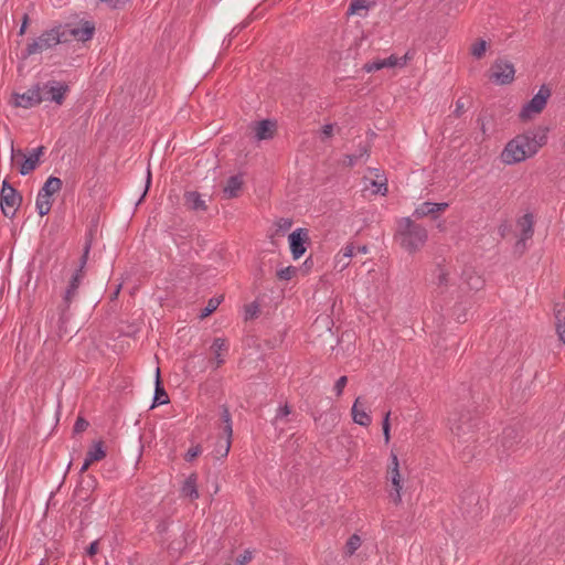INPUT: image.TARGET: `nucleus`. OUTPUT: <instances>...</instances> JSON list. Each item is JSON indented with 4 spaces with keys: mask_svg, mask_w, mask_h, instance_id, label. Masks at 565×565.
Returning a JSON list of instances; mask_svg holds the SVG:
<instances>
[{
    "mask_svg": "<svg viewBox=\"0 0 565 565\" xmlns=\"http://www.w3.org/2000/svg\"><path fill=\"white\" fill-rule=\"evenodd\" d=\"M370 156V147L365 143L359 147V150L356 153L353 154H347L343 160V164L347 167H353L355 166L360 160L364 159L366 160Z\"/></svg>",
    "mask_w": 565,
    "mask_h": 565,
    "instance_id": "b1692460",
    "label": "nucleus"
},
{
    "mask_svg": "<svg viewBox=\"0 0 565 565\" xmlns=\"http://www.w3.org/2000/svg\"><path fill=\"white\" fill-rule=\"evenodd\" d=\"M361 537L356 534H353L349 537L347 544H345V548H347V554L348 555H353L355 553V551L361 546Z\"/></svg>",
    "mask_w": 565,
    "mask_h": 565,
    "instance_id": "473e14b6",
    "label": "nucleus"
},
{
    "mask_svg": "<svg viewBox=\"0 0 565 565\" xmlns=\"http://www.w3.org/2000/svg\"><path fill=\"white\" fill-rule=\"evenodd\" d=\"M243 179L241 175H232L223 189L226 199L236 198L242 189Z\"/></svg>",
    "mask_w": 565,
    "mask_h": 565,
    "instance_id": "5701e85b",
    "label": "nucleus"
},
{
    "mask_svg": "<svg viewBox=\"0 0 565 565\" xmlns=\"http://www.w3.org/2000/svg\"><path fill=\"white\" fill-rule=\"evenodd\" d=\"M211 350L214 354V361H215L214 369H217L225 361L223 354L228 351V344L225 339L216 338V339H214V341L211 345Z\"/></svg>",
    "mask_w": 565,
    "mask_h": 565,
    "instance_id": "4be33fe9",
    "label": "nucleus"
},
{
    "mask_svg": "<svg viewBox=\"0 0 565 565\" xmlns=\"http://www.w3.org/2000/svg\"><path fill=\"white\" fill-rule=\"evenodd\" d=\"M308 238V231L306 228H297L289 235L290 250L295 259L300 258L305 254V243Z\"/></svg>",
    "mask_w": 565,
    "mask_h": 565,
    "instance_id": "f8f14e48",
    "label": "nucleus"
},
{
    "mask_svg": "<svg viewBox=\"0 0 565 565\" xmlns=\"http://www.w3.org/2000/svg\"><path fill=\"white\" fill-rule=\"evenodd\" d=\"M468 285L470 286L471 289H480L483 285V280L481 279L480 276H471L468 280Z\"/></svg>",
    "mask_w": 565,
    "mask_h": 565,
    "instance_id": "a18cd8bd",
    "label": "nucleus"
},
{
    "mask_svg": "<svg viewBox=\"0 0 565 565\" xmlns=\"http://www.w3.org/2000/svg\"><path fill=\"white\" fill-rule=\"evenodd\" d=\"M15 106L22 108H32L41 104V96L39 93V84L32 86L22 94H15Z\"/></svg>",
    "mask_w": 565,
    "mask_h": 565,
    "instance_id": "ddd939ff",
    "label": "nucleus"
},
{
    "mask_svg": "<svg viewBox=\"0 0 565 565\" xmlns=\"http://www.w3.org/2000/svg\"><path fill=\"white\" fill-rule=\"evenodd\" d=\"M70 86L65 82L51 79L44 84H39V93L42 102L54 103L56 106L63 105Z\"/></svg>",
    "mask_w": 565,
    "mask_h": 565,
    "instance_id": "39448f33",
    "label": "nucleus"
},
{
    "mask_svg": "<svg viewBox=\"0 0 565 565\" xmlns=\"http://www.w3.org/2000/svg\"><path fill=\"white\" fill-rule=\"evenodd\" d=\"M88 422L83 418V417H77L75 424H74V427H73V431L74 434H79V433H83L84 430L87 429L88 427Z\"/></svg>",
    "mask_w": 565,
    "mask_h": 565,
    "instance_id": "79ce46f5",
    "label": "nucleus"
},
{
    "mask_svg": "<svg viewBox=\"0 0 565 565\" xmlns=\"http://www.w3.org/2000/svg\"><path fill=\"white\" fill-rule=\"evenodd\" d=\"M477 122H478V125L480 127V130H481L482 135L484 137H487V126H486V122L483 121V119L482 118H478Z\"/></svg>",
    "mask_w": 565,
    "mask_h": 565,
    "instance_id": "6e6d98bb",
    "label": "nucleus"
},
{
    "mask_svg": "<svg viewBox=\"0 0 565 565\" xmlns=\"http://www.w3.org/2000/svg\"><path fill=\"white\" fill-rule=\"evenodd\" d=\"M555 329L558 339L565 344V303H557L554 307Z\"/></svg>",
    "mask_w": 565,
    "mask_h": 565,
    "instance_id": "412c9836",
    "label": "nucleus"
},
{
    "mask_svg": "<svg viewBox=\"0 0 565 565\" xmlns=\"http://www.w3.org/2000/svg\"><path fill=\"white\" fill-rule=\"evenodd\" d=\"M350 259L349 257H343L339 252L335 256V268L340 271L344 270L350 265Z\"/></svg>",
    "mask_w": 565,
    "mask_h": 565,
    "instance_id": "ea45409f",
    "label": "nucleus"
},
{
    "mask_svg": "<svg viewBox=\"0 0 565 565\" xmlns=\"http://www.w3.org/2000/svg\"><path fill=\"white\" fill-rule=\"evenodd\" d=\"M276 124L271 120L265 119L256 122L254 127L255 137L257 140H269L274 137Z\"/></svg>",
    "mask_w": 565,
    "mask_h": 565,
    "instance_id": "6ab92c4d",
    "label": "nucleus"
},
{
    "mask_svg": "<svg viewBox=\"0 0 565 565\" xmlns=\"http://www.w3.org/2000/svg\"><path fill=\"white\" fill-rule=\"evenodd\" d=\"M351 413L353 422L360 426L366 427L372 422L371 416L366 413L364 408V404L362 403L361 397L355 398Z\"/></svg>",
    "mask_w": 565,
    "mask_h": 565,
    "instance_id": "f3484780",
    "label": "nucleus"
},
{
    "mask_svg": "<svg viewBox=\"0 0 565 565\" xmlns=\"http://www.w3.org/2000/svg\"><path fill=\"white\" fill-rule=\"evenodd\" d=\"M354 250L355 247L353 244H347L344 247L340 249V253L342 254L343 257L352 258V256L354 255Z\"/></svg>",
    "mask_w": 565,
    "mask_h": 565,
    "instance_id": "de8ad7c7",
    "label": "nucleus"
},
{
    "mask_svg": "<svg viewBox=\"0 0 565 565\" xmlns=\"http://www.w3.org/2000/svg\"><path fill=\"white\" fill-rule=\"evenodd\" d=\"M405 57L397 58L395 55H391L386 58L376 60L364 64L363 70L367 73L375 72L382 68L395 67L397 65L404 66L406 64Z\"/></svg>",
    "mask_w": 565,
    "mask_h": 565,
    "instance_id": "dca6fc26",
    "label": "nucleus"
},
{
    "mask_svg": "<svg viewBox=\"0 0 565 565\" xmlns=\"http://www.w3.org/2000/svg\"><path fill=\"white\" fill-rule=\"evenodd\" d=\"M297 273V268L294 266H288L286 268H281L277 271V276L279 279L282 280H289L291 279Z\"/></svg>",
    "mask_w": 565,
    "mask_h": 565,
    "instance_id": "f704fd0d",
    "label": "nucleus"
},
{
    "mask_svg": "<svg viewBox=\"0 0 565 565\" xmlns=\"http://www.w3.org/2000/svg\"><path fill=\"white\" fill-rule=\"evenodd\" d=\"M120 286L115 290L114 295L117 296L119 292Z\"/></svg>",
    "mask_w": 565,
    "mask_h": 565,
    "instance_id": "e2e57ef3",
    "label": "nucleus"
},
{
    "mask_svg": "<svg viewBox=\"0 0 565 565\" xmlns=\"http://www.w3.org/2000/svg\"><path fill=\"white\" fill-rule=\"evenodd\" d=\"M333 134V125L327 124L322 127V136L323 138H330Z\"/></svg>",
    "mask_w": 565,
    "mask_h": 565,
    "instance_id": "603ef678",
    "label": "nucleus"
},
{
    "mask_svg": "<svg viewBox=\"0 0 565 565\" xmlns=\"http://www.w3.org/2000/svg\"><path fill=\"white\" fill-rule=\"evenodd\" d=\"M21 202L22 196L7 180H4L0 192V207L3 215L9 218L14 217Z\"/></svg>",
    "mask_w": 565,
    "mask_h": 565,
    "instance_id": "423d86ee",
    "label": "nucleus"
},
{
    "mask_svg": "<svg viewBox=\"0 0 565 565\" xmlns=\"http://www.w3.org/2000/svg\"><path fill=\"white\" fill-rule=\"evenodd\" d=\"M374 3L370 0H351L350 6L348 8V14H358L360 17H365L369 9Z\"/></svg>",
    "mask_w": 565,
    "mask_h": 565,
    "instance_id": "a878e982",
    "label": "nucleus"
},
{
    "mask_svg": "<svg viewBox=\"0 0 565 565\" xmlns=\"http://www.w3.org/2000/svg\"><path fill=\"white\" fill-rule=\"evenodd\" d=\"M547 132V127L540 126L515 136L502 150V162L511 166L533 157L546 143Z\"/></svg>",
    "mask_w": 565,
    "mask_h": 565,
    "instance_id": "f257e3e1",
    "label": "nucleus"
},
{
    "mask_svg": "<svg viewBox=\"0 0 565 565\" xmlns=\"http://www.w3.org/2000/svg\"><path fill=\"white\" fill-rule=\"evenodd\" d=\"M516 435L518 434H516V431L513 428H505L503 430V435H502V445H503V447L510 448L512 446V441H510L508 439L515 438Z\"/></svg>",
    "mask_w": 565,
    "mask_h": 565,
    "instance_id": "e433bc0d",
    "label": "nucleus"
},
{
    "mask_svg": "<svg viewBox=\"0 0 565 565\" xmlns=\"http://www.w3.org/2000/svg\"><path fill=\"white\" fill-rule=\"evenodd\" d=\"M62 29L63 36H65V42H68L71 39L86 42L90 40L95 33V25L89 21H81L78 24L67 23L62 25Z\"/></svg>",
    "mask_w": 565,
    "mask_h": 565,
    "instance_id": "1a4fd4ad",
    "label": "nucleus"
},
{
    "mask_svg": "<svg viewBox=\"0 0 565 565\" xmlns=\"http://www.w3.org/2000/svg\"><path fill=\"white\" fill-rule=\"evenodd\" d=\"M358 252L361 253V254H366L369 252V248L365 245L359 246L358 247Z\"/></svg>",
    "mask_w": 565,
    "mask_h": 565,
    "instance_id": "680f3d73",
    "label": "nucleus"
},
{
    "mask_svg": "<svg viewBox=\"0 0 565 565\" xmlns=\"http://www.w3.org/2000/svg\"><path fill=\"white\" fill-rule=\"evenodd\" d=\"M28 23H29V17H28V14H24L23 15V20H22V24H21L20 30H19V34L20 35L25 33Z\"/></svg>",
    "mask_w": 565,
    "mask_h": 565,
    "instance_id": "5fc2aeb1",
    "label": "nucleus"
},
{
    "mask_svg": "<svg viewBox=\"0 0 565 565\" xmlns=\"http://www.w3.org/2000/svg\"><path fill=\"white\" fill-rule=\"evenodd\" d=\"M347 383H348V377H347L345 375L340 376V377L337 380V382H335V384H334V392H335V395H337V396H341V395H342L343 390H344V387H345Z\"/></svg>",
    "mask_w": 565,
    "mask_h": 565,
    "instance_id": "37998d69",
    "label": "nucleus"
},
{
    "mask_svg": "<svg viewBox=\"0 0 565 565\" xmlns=\"http://www.w3.org/2000/svg\"><path fill=\"white\" fill-rule=\"evenodd\" d=\"M253 558V554L250 551L246 550L242 555H239L236 559L237 565H246Z\"/></svg>",
    "mask_w": 565,
    "mask_h": 565,
    "instance_id": "49530a36",
    "label": "nucleus"
},
{
    "mask_svg": "<svg viewBox=\"0 0 565 565\" xmlns=\"http://www.w3.org/2000/svg\"><path fill=\"white\" fill-rule=\"evenodd\" d=\"M106 457V450L104 448V443L98 440L93 444L92 448L87 451L86 458L93 463L95 461H99Z\"/></svg>",
    "mask_w": 565,
    "mask_h": 565,
    "instance_id": "c85d7f7f",
    "label": "nucleus"
},
{
    "mask_svg": "<svg viewBox=\"0 0 565 565\" xmlns=\"http://www.w3.org/2000/svg\"><path fill=\"white\" fill-rule=\"evenodd\" d=\"M92 233L86 236L83 255L79 259V266L72 275L68 286L63 296L62 303L58 306L60 318H58V335L67 333L65 324L70 320V306L77 296L78 287L85 276V266L87 264L88 255L92 248Z\"/></svg>",
    "mask_w": 565,
    "mask_h": 565,
    "instance_id": "f03ea898",
    "label": "nucleus"
},
{
    "mask_svg": "<svg viewBox=\"0 0 565 565\" xmlns=\"http://www.w3.org/2000/svg\"><path fill=\"white\" fill-rule=\"evenodd\" d=\"M486 49H487V42L484 40H480L472 45L471 54L475 57L480 58L484 54Z\"/></svg>",
    "mask_w": 565,
    "mask_h": 565,
    "instance_id": "72a5a7b5",
    "label": "nucleus"
},
{
    "mask_svg": "<svg viewBox=\"0 0 565 565\" xmlns=\"http://www.w3.org/2000/svg\"><path fill=\"white\" fill-rule=\"evenodd\" d=\"M394 238L404 250L415 254L427 243L428 231L412 217H401L396 223Z\"/></svg>",
    "mask_w": 565,
    "mask_h": 565,
    "instance_id": "7ed1b4c3",
    "label": "nucleus"
},
{
    "mask_svg": "<svg viewBox=\"0 0 565 565\" xmlns=\"http://www.w3.org/2000/svg\"><path fill=\"white\" fill-rule=\"evenodd\" d=\"M102 2L107 3L111 8H119L125 6L130 0H100Z\"/></svg>",
    "mask_w": 565,
    "mask_h": 565,
    "instance_id": "09e8293b",
    "label": "nucleus"
},
{
    "mask_svg": "<svg viewBox=\"0 0 565 565\" xmlns=\"http://www.w3.org/2000/svg\"><path fill=\"white\" fill-rule=\"evenodd\" d=\"M291 226V221L289 218H281L279 223V227L282 230L289 228Z\"/></svg>",
    "mask_w": 565,
    "mask_h": 565,
    "instance_id": "4d7b16f0",
    "label": "nucleus"
},
{
    "mask_svg": "<svg viewBox=\"0 0 565 565\" xmlns=\"http://www.w3.org/2000/svg\"><path fill=\"white\" fill-rule=\"evenodd\" d=\"M36 211L41 216H44L50 213L52 207V201L50 196L43 195L42 193H38L36 202H35Z\"/></svg>",
    "mask_w": 565,
    "mask_h": 565,
    "instance_id": "c756f323",
    "label": "nucleus"
},
{
    "mask_svg": "<svg viewBox=\"0 0 565 565\" xmlns=\"http://www.w3.org/2000/svg\"><path fill=\"white\" fill-rule=\"evenodd\" d=\"M196 475L192 473L190 475L182 488H181V492L184 497H189L191 500H196L199 498V491H198V487H196Z\"/></svg>",
    "mask_w": 565,
    "mask_h": 565,
    "instance_id": "393cba45",
    "label": "nucleus"
},
{
    "mask_svg": "<svg viewBox=\"0 0 565 565\" xmlns=\"http://www.w3.org/2000/svg\"><path fill=\"white\" fill-rule=\"evenodd\" d=\"M169 403V397L164 388L161 386L160 383V370L157 369V380H156V392L153 397V404L152 407L156 405H163Z\"/></svg>",
    "mask_w": 565,
    "mask_h": 565,
    "instance_id": "cd10ccee",
    "label": "nucleus"
},
{
    "mask_svg": "<svg viewBox=\"0 0 565 565\" xmlns=\"http://www.w3.org/2000/svg\"><path fill=\"white\" fill-rule=\"evenodd\" d=\"M65 42L63 36L62 25L54 26L50 30H45L38 38L33 39L25 47L23 56L29 57L31 55L43 53L50 49L55 47L60 43Z\"/></svg>",
    "mask_w": 565,
    "mask_h": 565,
    "instance_id": "20e7f679",
    "label": "nucleus"
},
{
    "mask_svg": "<svg viewBox=\"0 0 565 565\" xmlns=\"http://www.w3.org/2000/svg\"><path fill=\"white\" fill-rule=\"evenodd\" d=\"M551 96V89L546 85H542L539 92L533 96V98L524 104L520 111V118L522 120H529L533 116L542 113V110L546 106V102Z\"/></svg>",
    "mask_w": 565,
    "mask_h": 565,
    "instance_id": "0eeeda50",
    "label": "nucleus"
},
{
    "mask_svg": "<svg viewBox=\"0 0 565 565\" xmlns=\"http://www.w3.org/2000/svg\"><path fill=\"white\" fill-rule=\"evenodd\" d=\"M62 189V180L57 177H49L42 189L39 191L43 195L52 196Z\"/></svg>",
    "mask_w": 565,
    "mask_h": 565,
    "instance_id": "bb28decb",
    "label": "nucleus"
},
{
    "mask_svg": "<svg viewBox=\"0 0 565 565\" xmlns=\"http://www.w3.org/2000/svg\"><path fill=\"white\" fill-rule=\"evenodd\" d=\"M221 417L224 425H232L231 414L227 407H223Z\"/></svg>",
    "mask_w": 565,
    "mask_h": 565,
    "instance_id": "3c124183",
    "label": "nucleus"
},
{
    "mask_svg": "<svg viewBox=\"0 0 565 565\" xmlns=\"http://www.w3.org/2000/svg\"><path fill=\"white\" fill-rule=\"evenodd\" d=\"M184 204L189 210L204 212L207 210L205 201L202 195L196 191H189L184 194Z\"/></svg>",
    "mask_w": 565,
    "mask_h": 565,
    "instance_id": "aec40b11",
    "label": "nucleus"
},
{
    "mask_svg": "<svg viewBox=\"0 0 565 565\" xmlns=\"http://www.w3.org/2000/svg\"><path fill=\"white\" fill-rule=\"evenodd\" d=\"M90 465H92V462L87 458H85V460L79 469V472L81 473L85 472L89 468Z\"/></svg>",
    "mask_w": 565,
    "mask_h": 565,
    "instance_id": "bf43d9fd",
    "label": "nucleus"
},
{
    "mask_svg": "<svg viewBox=\"0 0 565 565\" xmlns=\"http://www.w3.org/2000/svg\"><path fill=\"white\" fill-rule=\"evenodd\" d=\"M450 430L459 438H465L467 435L473 433L476 423L472 422L469 414H455L449 418Z\"/></svg>",
    "mask_w": 565,
    "mask_h": 565,
    "instance_id": "9d476101",
    "label": "nucleus"
},
{
    "mask_svg": "<svg viewBox=\"0 0 565 565\" xmlns=\"http://www.w3.org/2000/svg\"><path fill=\"white\" fill-rule=\"evenodd\" d=\"M290 413L291 408L288 404L280 406L276 412L274 424H276L278 420H282L284 418H286L288 415H290Z\"/></svg>",
    "mask_w": 565,
    "mask_h": 565,
    "instance_id": "58836bf2",
    "label": "nucleus"
},
{
    "mask_svg": "<svg viewBox=\"0 0 565 565\" xmlns=\"http://www.w3.org/2000/svg\"><path fill=\"white\" fill-rule=\"evenodd\" d=\"M150 182H151V173H150V171L148 170L146 189H145V192H143V194H142L141 199L146 195V193H147V191H148V188H149V185H150Z\"/></svg>",
    "mask_w": 565,
    "mask_h": 565,
    "instance_id": "052dcab7",
    "label": "nucleus"
},
{
    "mask_svg": "<svg viewBox=\"0 0 565 565\" xmlns=\"http://www.w3.org/2000/svg\"><path fill=\"white\" fill-rule=\"evenodd\" d=\"M98 552V541H94L89 544V546L87 547L86 550V554L89 556V557H93L97 554Z\"/></svg>",
    "mask_w": 565,
    "mask_h": 565,
    "instance_id": "8fccbe9b",
    "label": "nucleus"
},
{
    "mask_svg": "<svg viewBox=\"0 0 565 565\" xmlns=\"http://www.w3.org/2000/svg\"><path fill=\"white\" fill-rule=\"evenodd\" d=\"M226 565H230V564H226Z\"/></svg>",
    "mask_w": 565,
    "mask_h": 565,
    "instance_id": "0e129e2a",
    "label": "nucleus"
},
{
    "mask_svg": "<svg viewBox=\"0 0 565 565\" xmlns=\"http://www.w3.org/2000/svg\"><path fill=\"white\" fill-rule=\"evenodd\" d=\"M449 282V271L441 266L436 269V284L438 287H446Z\"/></svg>",
    "mask_w": 565,
    "mask_h": 565,
    "instance_id": "2f4dec72",
    "label": "nucleus"
},
{
    "mask_svg": "<svg viewBox=\"0 0 565 565\" xmlns=\"http://www.w3.org/2000/svg\"><path fill=\"white\" fill-rule=\"evenodd\" d=\"M448 207V203H436V202H424L418 205L414 212L413 217L422 218L428 215H431L434 218L437 217V214L444 212Z\"/></svg>",
    "mask_w": 565,
    "mask_h": 565,
    "instance_id": "4468645a",
    "label": "nucleus"
},
{
    "mask_svg": "<svg viewBox=\"0 0 565 565\" xmlns=\"http://www.w3.org/2000/svg\"><path fill=\"white\" fill-rule=\"evenodd\" d=\"M388 477L394 487V493H391V498L395 504H399L402 502V478L399 473V462L397 455L393 451L391 452V467L388 469Z\"/></svg>",
    "mask_w": 565,
    "mask_h": 565,
    "instance_id": "9b49d317",
    "label": "nucleus"
},
{
    "mask_svg": "<svg viewBox=\"0 0 565 565\" xmlns=\"http://www.w3.org/2000/svg\"><path fill=\"white\" fill-rule=\"evenodd\" d=\"M202 452V449L201 447L198 445V446H194V447H191L188 452L185 454V460L186 461H192L194 458H196L199 455H201Z\"/></svg>",
    "mask_w": 565,
    "mask_h": 565,
    "instance_id": "c03bdc74",
    "label": "nucleus"
},
{
    "mask_svg": "<svg viewBox=\"0 0 565 565\" xmlns=\"http://www.w3.org/2000/svg\"><path fill=\"white\" fill-rule=\"evenodd\" d=\"M390 415H391V412H387L382 422L383 436H384V440L386 444H388L390 439H391Z\"/></svg>",
    "mask_w": 565,
    "mask_h": 565,
    "instance_id": "c9c22d12",
    "label": "nucleus"
},
{
    "mask_svg": "<svg viewBox=\"0 0 565 565\" xmlns=\"http://www.w3.org/2000/svg\"><path fill=\"white\" fill-rule=\"evenodd\" d=\"M231 448V440L224 439L220 441V445L216 449V457H226L228 455Z\"/></svg>",
    "mask_w": 565,
    "mask_h": 565,
    "instance_id": "4c0bfd02",
    "label": "nucleus"
},
{
    "mask_svg": "<svg viewBox=\"0 0 565 565\" xmlns=\"http://www.w3.org/2000/svg\"><path fill=\"white\" fill-rule=\"evenodd\" d=\"M465 110V104L461 102V99H458L456 102V109L454 111L456 117H460L463 114Z\"/></svg>",
    "mask_w": 565,
    "mask_h": 565,
    "instance_id": "864d4df0",
    "label": "nucleus"
},
{
    "mask_svg": "<svg viewBox=\"0 0 565 565\" xmlns=\"http://www.w3.org/2000/svg\"><path fill=\"white\" fill-rule=\"evenodd\" d=\"M43 153H44V147L43 146H40V147L33 149V151L30 153V156L26 157L24 159V161L22 162V164L20 167V174L21 175H26L30 172H32L38 167L40 157Z\"/></svg>",
    "mask_w": 565,
    "mask_h": 565,
    "instance_id": "a211bd4d",
    "label": "nucleus"
},
{
    "mask_svg": "<svg viewBox=\"0 0 565 565\" xmlns=\"http://www.w3.org/2000/svg\"><path fill=\"white\" fill-rule=\"evenodd\" d=\"M533 225L534 223L532 214L527 213L520 218L519 226L521 227V236L515 244L516 249L523 250L525 248V242L533 236Z\"/></svg>",
    "mask_w": 565,
    "mask_h": 565,
    "instance_id": "2eb2a0df",
    "label": "nucleus"
},
{
    "mask_svg": "<svg viewBox=\"0 0 565 565\" xmlns=\"http://www.w3.org/2000/svg\"><path fill=\"white\" fill-rule=\"evenodd\" d=\"M371 184L375 188L373 191L375 194L386 195L387 193V184L386 181H372Z\"/></svg>",
    "mask_w": 565,
    "mask_h": 565,
    "instance_id": "a19ab883",
    "label": "nucleus"
},
{
    "mask_svg": "<svg viewBox=\"0 0 565 565\" xmlns=\"http://www.w3.org/2000/svg\"><path fill=\"white\" fill-rule=\"evenodd\" d=\"M224 433L226 434L225 439L231 440L232 433H233L232 425H224Z\"/></svg>",
    "mask_w": 565,
    "mask_h": 565,
    "instance_id": "13d9d810",
    "label": "nucleus"
},
{
    "mask_svg": "<svg viewBox=\"0 0 565 565\" xmlns=\"http://www.w3.org/2000/svg\"><path fill=\"white\" fill-rule=\"evenodd\" d=\"M514 75L513 64L504 58H498L491 65L489 79L498 85H507L513 82Z\"/></svg>",
    "mask_w": 565,
    "mask_h": 565,
    "instance_id": "6e6552de",
    "label": "nucleus"
},
{
    "mask_svg": "<svg viewBox=\"0 0 565 565\" xmlns=\"http://www.w3.org/2000/svg\"><path fill=\"white\" fill-rule=\"evenodd\" d=\"M221 302H222V298H217V297L211 298L207 302V306L202 310L200 318L203 319V318L209 317L211 313H213L217 309V307L220 306Z\"/></svg>",
    "mask_w": 565,
    "mask_h": 565,
    "instance_id": "7c9ffc66",
    "label": "nucleus"
}]
</instances>
